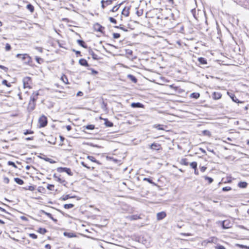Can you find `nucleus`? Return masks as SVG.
I'll list each match as a JSON object with an SVG mask.
<instances>
[{"instance_id": "f257e3e1", "label": "nucleus", "mask_w": 249, "mask_h": 249, "mask_svg": "<svg viewBox=\"0 0 249 249\" xmlns=\"http://www.w3.org/2000/svg\"><path fill=\"white\" fill-rule=\"evenodd\" d=\"M23 87L24 89H32L33 82L32 77L29 76L24 77L22 79Z\"/></svg>"}, {"instance_id": "f03ea898", "label": "nucleus", "mask_w": 249, "mask_h": 249, "mask_svg": "<svg viewBox=\"0 0 249 249\" xmlns=\"http://www.w3.org/2000/svg\"><path fill=\"white\" fill-rule=\"evenodd\" d=\"M38 124L39 128L46 127L48 124L47 117L44 115H41L38 119Z\"/></svg>"}, {"instance_id": "7ed1b4c3", "label": "nucleus", "mask_w": 249, "mask_h": 249, "mask_svg": "<svg viewBox=\"0 0 249 249\" xmlns=\"http://www.w3.org/2000/svg\"><path fill=\"white\" fill-rule=\"evenodd\" d=\"M113 0H102L101 7L103 9L109 10L113 3Z\"/></svg>"}, {"instance_id": "20e7f679", "label": "nucleus", "mask_w": 249, "mask_h": 249, "mask_svg": "<svg viewBox=\"0 0 249 249\" xmlns=\"http://www.w3.org/2000/svg\"><path fill=\"white\" fill-rule=\"evenodd\" d=\"M93 29L94 32L99 33L101 35H104L105 34V27L98 23H96L93 25Z\"/></svg>"}, {"instance_id": "39448f33", "label": "nucleus", "mask_w": 249, "mask_h": 249, "mask_svg": "<svg viewBox=\"0 0 249 249\" xmlns=\"http://www.w3.org/2000/svg\"><path fill=\"white\" fill-rule=\"evenodd\" d=\"M221 225L224 229H230L232 227L233 224L229 219H226L221 222Z\"/></svg>"}, {"instance_id": "423d86ee", "label": "nucleus", "mask_w": 249, "mask_h": 249, "mask_svg": "<svg viewBox=\"0 0 249 249\" xmlns=\"http://www.w3.org/2000/svg\"><path fill=\"white\" fill-rule=\"evenodd\" d=\"M57 171L62 173V172H66L68 175L70 176H72L73 173L71 171V170L69 168L67 167H59L57 169Z\"/></svg>"}, {"instance_id": "0eeeda50", "label": "nucleus", "mask_w": 249, "mask_h": 249, "mask_svg": "<svg viewBox=\"0 0 249 249\" xmlns=\"http://www.w3.org/2000/svg\"><path fill=\"white\" fill-rule=\"evenodd\" d=\"M149 146L150 149L152 150L160 151L162 150L161 144L155 142L152 143Z\"/></svg>"}, {"instance_id": "6e6552de", "label": "nucleus", "mask_w": 249, "mask_h": 249, "mask_svg": "<svg viewBox=\"0 0 249 249\" xmlns=\"http://www.w3.org/2000/svg\"><path fill=\"white\" fill-rule=\"evenodd\" d=\"M53 178L55 181L58 182L64 186H66L68 184L67 181L64 178H61L60 176H57L54 175L53 176Z\"/></svg>"}, {"instance_id": "1a4fd4ad", "label": "nucleus", "mask_w": 249, "mask_h": 249, "mask_svg": "<svg viewBox=\"0 0 249 249\" xmlns=\"http://www.w3.org/2000/svg\"><path fill=\"white\" fill-rule=\"evenodd\" d=\"M130 6H125L122 11V15L124 16V17H128L130 14Z\"/></svg>"}, {"instance_id": "9d476101", "label": "nucleus", "mask_w": 249, "mask_h": 249, "mask_svg": "<svg viewBox=\"0 0 249 249\" xmlns=\"http://www.w3.org/2000/svg\"><path fill=\"white\" fill-rule=\"evenodd\" d=\"M36 106V102L30 99L27 107V109L29 111H32L35 109Z\"/></svg>"}, {"instance_id": "9b49d317", "label": "nucleus", "mask_w": 249, "mask_h": 249, "mask_svg": "<svg viewBox=\"0 0 249 249\" xmlns=\"http://www.w3.org/2000/svg\"><path fill=\"white\" fill-rule=\"evenodd\" d=\"M39 95V91H35L32 93V95H31L30 99L36 102V101L38 98V97Z\"/></svg>"}, {"instance_id": "f8f14e48", "label": "nucleus", "mask_w": 249, "mask_h": 249, "mask_svg": "<svg viewBox=\"0 0 249 249\" xmlns=\"http://www.w3.org/2000/svg\"><path fill=\"white\" fill-rule=\"evenodd\" d=\"M121 6L120 4H116L115 5L112 6V7L110 8V9L108 10V14L110 13H116L117 12Z\"/></svg>"}, {"instance_id": "ddd939ff", "label": "nucleus", "mask_w": 249, "mask_h": 249, "mask_svg": "<svg viewBox=\"0 0 249 249\" xmlns=\"http://www.w3.org/2000/svg\"><path fill=\"white\" fill-rule=\"evenodd\" d=\"M167 214L165 212H161L160 213H158L157 214V219L158 220H161L163 219H164L166 216Z\"/></svg>"}, {"instance_id": "4468645a", "label": "nucleus", "mask_w": 249, "mask_h": 249, "mask_svg": "<svg viewBox=\"0 0 249 249\" xmlns=\"http://www.w3.org/2000/svg\"><path fill=\"white\" fill-rule=\"evenodd\" d=\"M222 97V94L219 92H213L212 94V98L214 100H218Z\"/></svg>"}, {"instance_id": "2eb2a0df", "label": "nucleus", "mask_w": 249, "mask_h": 249, "mask_svg": "<svg viewBox=\"0 0 249 249\" xmlns=\"http://www.w3.org/2000/svg\"><path fill=\"white\" fill-rule=\"evenodd\" d=\"M60 80L66 85L70 84V82L68 78V77L65 74H63L61 75L60 77Z\"/></svg>"}, {"instance_id": "dca6fc26", "label": "nucleus", "mask_w": 249, "mask_h": 249, "mask_svg": "<svg viewBox=\"0 0 249 249\" xmlns=\"http://www.w3.org/2000/svg\"><path fill=\"white\" fill-rule=\"evenodd\" d=\"M169 88L173 89L176 92L180 93L182 92V90L180 89L178 87L175 86L174 85H171L169 86Z\"/></svg>"}, {"instance_id": "f3484780", "label": "nucleus", "mask_w": 249, "mask_h": 249, "mask_svg": "<svg viewBox=\"0 0 249 249\" xmlns=\"http://www.w3.org/2000/svg\"><path fill=\"white\" fill-rule=\"evenodd\" d=\"M127 218L130 221H133V220H138V219H141L142 218L140 215L134 214V215H132L128 216Z\"/></svg>"}, {"instance_id": "a211bd4d", "label": "nucleus", "mask_w": 249, "mask_h": 249, "mask_svg": "<svg viewBox=\"0 0 249 249\" xmlns=\"http://www.w3.org/2000/svg\"><path fill=\"white\" fill-rule=\"evenodd\" d=\"M87 159L89 160L90 161L95 162L97 163V164L101 165L102 163L98 160L96 159V158L92 156H88L87 157Z\"/></svg>"}, {"instance_id": "6ab92c4d", "label": "nucleus", "mask_w": 249, "mask_h": 249, "mask_svg": "<svg viewBox=\"0 0 249 249\" xmlns=\"http://www.w3.org/2000/svg\"><path fill=\"white\" fill-rule=\"evenodd\" d=\"M79 63L80 65L84 67H89V65L88 61L84 58H81L79 60Z\"/></svg>"}, {"instance_id": "aec40b11", "label": "nucleus", "mask_w": 249, "mask_h": 249, "mask_svg": "<svg viewBox=\"0 0 249 249\" xmlns=\"http://www.w3.org/2000/svg\"><path fill=\"white\" fill-rule=\"evenodd\" d=\"M131 107L133 108H135V107L143 108L144 106L140 103H132L131 104Z\"/></svg>"}, {"instance_id": "412c9836", "label": "nucleus", "mask_w": 249, "mask_h": 249, "mask_svg": "<svg viewBox=\"0 0 249 249\" xmlns=\"http://www.w3.org/2000/svg\"><path fill=\"white\" fill-rule=\"evenodd\" d=\"M81 165L86 168L90 170H94L95 168L93 166H90L88 165V163H87L85 161H82L81 162Z\"/></svg>"}, {"instance_id": "4be33fe9", "label": "nucleus", "mask_w": 249, "mask_h": 249, "mask_svg": "<svg viewBox=\"0 0 249 249\" xmlns=\"http://www.w3.org/2000/svg\"><path fill=\"white\" fill-rule=\"evenodd\" d=\"M248 183L245 181H240L238 183V186L240 188H246Z\"/></svg>"}, {"instance_id": "5701e85b", "label": "nucleus", "mask_w": 249, "mask_h": 249, "mask_svg": "<svg viewBox=\"0 0 249 249\" xmlns=\"http://www.w3.org/2000/svg\"><path fill=\"white\" fill-rule=\"evenodd\" d=\"M198 61L199 62V64L201 65H206L207 64V60L204 57H199L198 58Z\"/></svg>"}, {"instance_id": "b1692460", "label": "nucleus", "mask_w": 249, "mask_h": 249, "mask_svg": "<svg viewBox=\"0 0 249 249\" xmlns=\"http://www.w3.org/2000/svg\"><path fill=\"white\" fill-rule=\"evenodd\" d=\"M77 42L78 43V44L80 45L81 47H83L84 48H87V45L86 44V43L83 41V40H77Z\"/></svg>"}, {"instance_id": "393cba45", "label": "nucleus", "mask_w": 249, "mask_h": 249, "mask_svg": "<svg viewBox=\"0 0 249 249\" xmlns=\"http://www.w3.org/2000/svg\"><path fill=\"white\" fill-rule=\"evenodd\" d=\"M26 8L31 13H33L35 11L34 6L31 3H28L27 5Z\"/></svg>"}, {"instance_id": "a878e982", "label": "nucleus", "mask_w": 249, "mask_h": 249, "mask_svg": "<svg viewBox=\"0 0 249 249\" xmlns=\"http://www.w3.org/2000/svg\"><path fill=\"white\" fill-rule=\"evenodd\" d=\"M143 14V10L142 8L138 7L136 8V14L138 17L142 16Z\"/></svg>"}, {"instance_id": "bb28decb", "label": "nucleus", "mask_w": 249, "mask_h": 249, "mask_svg": "<svg viewBox=\"0 0 249 249\" xmlns=\"http://www.w3.org/2000/svg\"><path fill=\"white\" fill-rule=\"evenodd\" d=\"M14 181L18 185H22L24 184V181L18 178H14Z\"/></svg>"}, {"instance_id": "cd10ccee", "label": "nucleus", "mask_w": 249, "mask_h": 249, "mask_svg": "<svg viewBox=\"0 0 249 249\" xmlns=\"http://www.w3.org/2000/svg\"><path fill=\"white\" fill-rule=\"evenodd\" d=\"M37 231L41 234H45L47 232V230L45 229V228H38V229L37 230Z\"/></svg>"}, {"instance_id": "c85d7f7f", "label": "nucleus", "mask_w": 249, "mask_h": 249, "mask_svg": "<svg viewBox=\"0 0 249 249\" xmlns=\"http://www.w3.org/2000/svg\"><path fill=\"white\" fill-rule=\"evenodd\" d=\"M180 163L181 165L185 166H188L189 164L188 160L186 158L182 159Z\"/></svg>"}, {"instance_id": "c756f323", "label": "nucleus", "mask_w": 249, "mask_h": 249, "mask_svg": "<svg viewBox=\"0 0 249 249\" xmlns=\"http://www.w3.org/2000/svg\"><path fill=\"white\" fill-rule=\"evenodd\" d=\"M105 121V124L106 125V126L108 127H112L113 125V124L112 122H110L107 119H104Z\"/></svg>"}, {"instance_id": "7c9ffc66", "label": "nucleus", "mask_w": 249, "mask_h": 249, "mask_svg": "<svg viewBox=\"0 0 249 249\" xmlns=\"http://www.w3.org/2000/svg\"><path fill=\"white\" fill-rule=\"evenodd\" d=\"M202 134L203 135L209 137H210L212 136L211 132L210 131L208 130H203L202 132Z\"/></svg>"}, {"instance_id": "2f4dec72", "label": "nucleus", "mask_w": 249, "mask_h": 249, "mask_svg": "<svg viewBox=\"0 0 249 249\" xmlns=\"http://www.w3.org/2000/svg\"><path fill=\"white\" fill-rule=\"evenodd\" d=\"M36 189V186L34 185H30L24 188L25 190L34 191Z\"/></svg>"}, {"instance_id": "473e14b6", "label": "nucleus", "mask_w": 249, "mask_h": 249, "mask_svg": "<svg viewBox=\"0 0 249 249\" xmlns=\"http://www.w3.org/2000/svg\"><path fill=\"white\" fill-rule=\"evenodd\" d=\"M143 180L146 181L154 186L156 185V184L154 182H153L152 179L150 178H145L143 179Z\"/></svg>"}, {"instance_id": "72a5a7b5", "label": "nucleus", "mask_w": 249, "mask_h": 249, "mask_svg": "<svg viewBox=\"0 0 249 249\" xmlns=\"http://www.w3.org/2000/svg\"><path fill=\"white\" fill-rule=\"evenodd\" d=\"M191 98L198 99L200 97V94L197 92L192 93L190 95Z\"/></svg>"}, {"instance_id": "f704fd0d", "label": "nucleus", "mask_w": 249, "mask_h": 249, "mask_svg": "<svg viewBox=\"0 0 249 249\" xmlns=\"http://www.w3.org/2000/svg\"><path fill=\"white\" fill-rule=\"evenodd\" d=\"M2 84L8 88L11 87L12 86L10 83L8 82V81L5 79L2 80Z\"/></svg>"}, {"instance_id": "c9c22d12", "label": "nucleus", "mask_w": 249, "mask_h": 249, "mask_svg": "<svg viewBox=\"0 0 249 249\" xmlns=\"http://www.w3.org/2000/svg\"><path fill=\"white\" fill-rule=\"evenodd\" d=\"M74 205L73 204H66L64 205V208L66 209H71L73 208Z\"/></svg>"}, {"instance_id": "e433bc0d", "label": "nucleus", "mask_w": 249, "mask_h": 249, "mask_svg": "<svg viewBox=\"0 0 249 249\" xmlns=\"http://www.w3.org/2000/svg\"><path fill=\"white\" fill-rule=\"evenodd\" d=\"M204 178L205 180L208 181L209 184H210V183H212L213 182V179L212 178H210V177H207V176H205L204 177Z\"/></svg>"}, {"instance_id": "4c0bfd02", "label": "nucleus", "mask_w": 249, "mask_h": 249, "mask_svg": "<svg viewBox=\"0 0 249 249\" xmlns=\"http://www.w3.org/2000/svg\"><path fill=\"white\" fill-rule=\"evenodd\" d=\"M155 127L158 129V130H164V128L163 127V125L162 124H156L155 125Z\"/></svg>"}, {"instance_id": "58836bf2", "label": "nucleus", "mask_w": 249, "mask_h": 249, "mask_svg": "<svg viewBox=\"0 0 249 249\" xmlns=\"http://www.w3.org/2000/svg\"><path fill=\"white\" fill-rule=\"evenodd\" d=\"M59 138H60V142H59V145H61V146H62L64 145V141L65 140V138L63 137L61 135H60L59 136Z\"/></svg>"}, {"instance_id": "ea45409f", "label": "nucleus", "mask_w": 249, "mask_h": 249, "mask_svg": "<svg viewBox=\"0 0 249 249\" xmlns=\"http://www.w3.org/2000/svg\"><path fill=\"white\" fill-rule=\"evenodd\" d=\"M190 165L193 169H196L197 168V163L196 161H193L190 163Z\"/></svg>"}, {"instance_id": "a19ab883", "label": "nucleus", "mask_w": 249, "mask_h": 249, "mask_svg": "<svg viewBox=\"0 0 249 249\" xmlns=\"http://www.w3.org/2000/svg\"><path fill=\"white\" fill-rule=\"evenodd\" d=\"M121 36V35L120 33H114L112 34V37L114 39H118Z\"/></svg>"}, {"instance_id": "79ce46f5", "label": "nucleus", "mask_w": 249, "mask_h": 249, "mask_svg": "<svg viewBox=\"0 0 249 249\" xmlns=\"http://www.w3.org/2000/svg\"><path fill=\"white\" fill-rule=\"evenodd\" d=\"M35 60L36 62L38 64H41L43 62V59L38 56H36Z\"/></svg>"}, {"instance_id": "37998d69", "label": "nucleus", "mask_w": 249, "mask_h": 249, "mask_svg": "<svg viewBox=\"0 0 249 249\" xmlns=\"http://www.w3.org/2000/svg\"><path fill=\"white\" fill-rule=\"evenodd\" d=\"M85 128L89 130H93L95 128V125L89 124L85 126Z\"/></svg>"}, {"instance_id": "c03bdc74", "label": "nucleus", "mask_w": 249, "mask_h": 249, "mask_svg": "<svg viewBox=\"0 0 249 249\" xmlns=\"http://www.w3.org/2000/svg\"><path fill=\"white\" fill-rule=\"evenodd\" d=\"M91 55L92 56V58L94 60H98L99 59V57L98 55H97L96 53H95L93 51L91 52L90 53Z\"/></svg>"}, {"instance_id": "a18cd8bd", "label": "nucleus", "mask_w": 249, "mask_h": 249, "mask_svg": "<svg viewBox=\"0 0 249 249\" xmlns=\"http://www.w3.org/2000/svg\"><path fill=\"white\" fill-rule=\"evenodd\" d=\"M55 186L53 184H48L47 188L50 191H54Z\"/></svg>"}, {"instance_id": "49530a36", "label": "nucleus", "mask_w": 249, "mask_h": 249, "mask_svg": "<svg viewBox=\"0 0 249 249\" xmlns=\"http://www.w3.org/2000/svg\"><path fill=\"white\" fill-rule=\"evenodd\" d=\"M72 196H70L69 195H64L61 197V199L62 200H66L69 198H72Z\"/></svg>"}, {"instance_id": "de8ad7c7", "label": "nucleus", "mask_w": 249, "mask_h": 249, "mask_svg": "<svg viewBox=\"0 0 249 249\" xmlns=\"http://www.w3.org/2000/svg\"><path fill=\"white\" fill-rule=\"evenodd\" d=\"M128 77L130 78V79L132 81H133L134 83H136L137 82V78L134 76L132 75H128Z\"/></svg>"}, {"instance_id": "09e8293b", "label": "nucleus", "mask_w": 249, "mask_h": 249, "mask_svg": "<svg viewBox=\"0 0 249 249\" xmlns=\"http://www.w3.org/2000/svg\"><path fill=\"white\" fill-rule=\"evenodd\" d=\"M108 20L112 23H113V24L117 23V20L113 17H109Z\"/></svg>"}, {"instance_id": "8fccbe9b", "label": "nucleus", "mask_w": 249, "mask_h": 249, "mask_svg": "<svg viewBox=\"0 0 249 249\" xmlns=\"http://www.w3.org/2000/svg\"><path fill=\"white\" fill-rule=\"evenodd\" d=\"M89 70L91 71V74L92 75H96L98 73V71L94 70L93 69L90 68V69H89Z\"/></svg>"}, {"instance_id": "3c124183", "label": "nucleus", "mask_w": 249, "mask_h": 249, "mask_svg": "<svg viewBox=\"0 0 249 249\" xmlns=\"http://www.w3.org/2000/svg\"><path fill=\"white\" fill-rule=\"evenodd\" d=\"M11 49V45L9 43H6L5 45V50L6 51H9Z\"/></svg>"}, {"instance_id": "603ef678", "label": "nucleus", "mask_w": 249, "mask_h": 249, "mask_svg": "<svg viewBox=\"0 0 249 249\" xmlns=\"http://www.w3.org/2000/svg\"><path fill=\"white\" fill-rule=\"evenodd\" d=\"M232 100L235 102V103H242V102H240L239 101V100L235 96V95H233L232 97H231Z\"/></svg>"}, {"instance_id": "864d4df0", "label": "nucleus", "mask_w": 249, "mask_h": 249, "mask_svg": "<svg viewBox=\"0 0 249 249\" xmlns=\"http://www.w3.org/2000/svg\"><path fill=\"white\" fill-rule=\"evenodd\" d=\"M64 235L65 236H67L69 237H72L75 236L73 233H68V232H65Z\"/></svg>"}, {"instance_id": "5fc2aeb1", "label": "nucleus", "mask_w": 249, "mask_h": 249, "mask_svg": "<svg viewBox=\"0 0 249 249\" xmlns=\"http://www.w3.org/2000/svg\"><path fill=\"white\" fill-rule=\"evenodd\" d=\"M231 190V188L230 186L224 187L222 188L223 191H229Z\"/></svg>"}, {"instance_id": "6e6d98bb", "label": "nucleus", "mask_w": 249, "mask_h": 249, "mask_svg": "<svg viewBox=\"0 0 249 249\" xmlns=\"http://www.w3.org/2000/svg\"><path fill=\"white\" fill-rule=\"evenodd\" d=\"M29 235L31 238L34 239H36L37 238V235L35 233H30Z\"/></svg>"}, {"instance_id": "4d7b16f0", "label": "nucleus", "mask_w": 249, "mask_h": 249, "mask_svg": "<svg viewBox=\"0 0 249 249\" xmlns=\"http://www.w3.org/2000/svg\"><path fill=\"white\" fill-rule=\"evenodd\" d=\"M199 168L201 172H204L206 170L207 168V167L204 166H199Z\"/></svg>"}, {"instance_id": "13d9d810", "label": "nucleus", "mask_w": 249, "mask_h": 249, "mask_svg": "<svg viewBox=\"0 0 249 249\" xmlns=\"http://www.w3.org/2000/svg\"><path fill=\"white\" fill-rule=\"evenodd\" d=\"M0 69L3 70L5 72H7L8 71V68L7 67L1 65H0Z\"/></svg>"}, {"instance_id": "bf43d9fd", "label": "nucleus", "mask_w": 249, "mask_h": 249, "mask_svg": "<svg viewBox=\"0 0 249 249\" xmlns=\"http://www.w3.org/2000/svg\"><path fill=\"white\" fill-rule=\"evenodd\" d=\"M215 249H226L222 245H218L215 247Z\"/></svg>"}, {"instance_id": "052dcab7", "label": "nucleus", "mask_w": 249, "mask_h": 249, "mask_svg": "<svg viewBox=\"0 0 249 249\" xmlns=\"http://www.w3.org/2000/svg\"><path fill=\"white\" fill-rule=\"evenodd\" d=\"M33 131L31 130H26L24 132V134L25 135H27V134H33Z\"/></svg>"}, {"instance_id": "680f3d73", "label": "nucleus", "mask_w": 249, "mask_h": 249, "mask_svg": "<svg viewBox=\"0 0 249 249\" xmlns=\"http://www.w3.org/2000/svg\"><path fill=\"white\" fill-rule=\"evenodd\" d=\"M73 52H75V54L77 56H81V52L79 51H76L75 50H72Z\"/></svg>"}, {"instance_id": "e2e57ef3", "label": "nucleus", "mask_w": 249, "mask_h": 249, "mask_svg": "<svg viewBox=\"0 0 249 249\" xmlns=\"http://www.w3.org/2000/svg\"><path fill=\"white\" fill-rule=\"evenodd\" d=\"M65 127L68 131H71L72 129V127L71 125H66Z\"/></svg>"}, {"instance_id": "0e129e2a", "label": "nucleus", "mask_w": 249, "mask_h": 249, "mask_svg": "<svg viewBox=\"0 0 249 249\" xmlns=\"http://www.w3.org/2000/svg\"><path fill=\"white\" fill-rule=\"evenodd\" d=\"M3 181L4 182V183H6V184H8L9 183V179L8 178H4V179H3Z\"/></svg>"}, {"instance_id": "69168bd1", "label": "nucleus", "mask_w": 249, "mask_h": 249, "mask_svg": "<svg viewBox=\"0 0 249 249\" xmlns=\"http://www.w3.org/2000/svg\"><path fill=\"white\" fill-rule=\"evenodd\" d=\"M45 248L46 249H51L52 248V247L50 245V244H46L45 246Z\"/></svg>"}, {"instance_id": "338daca9", "label": "nucleus", "mask_w": 249, "mask_h": 249, "mask_svg": "<svg viewBox=\"0 0 249 249\" xmlns=\"http://www.w3.org/2000/svg\"><path fill=\"white\" fill-rule=\"evenodd\" d=\"M8 164L10 165H12L13 166L15 167H16L15 163L13 162H12V161H9L8 162Z\"/></svg>"}, {"instance_id": "774afa93", "label": "nucleus", "mask_w": 249, "mask_h": 249, "mask_svg": "<svg viewBox=\"0 0 249 249\" xmlns=\"http://www.w3.org/2000/svg\"><path fill=\"white\" fill-rule=\"evenodd\" d=\"M194 173H195V174L196 175H198L199 174V172L197 169V168H196V169H194Z\"/></svg>"}]
</instances>
